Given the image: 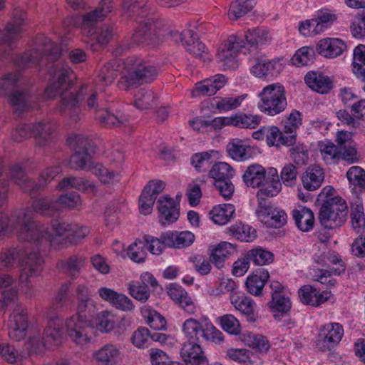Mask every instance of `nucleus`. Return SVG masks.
<instances>
[{
    "label": "nucleus",
    "mask_w": 365,
    "mask_h": 365,
    "mask_svg": "<svg viewBox=\"0 0 365 365\" xmlns=\"http://www.w3.org/2000/svg\"><path fill=\"white\" fill-rule=\"evenodd\" d=\"M222 120L223 125H230L240 128L254 129L261 123L262 116L239 113L231 117L222 118Z\"/></svg>",
    "instance_id": "35"
},
{
    "label": "nucleus",
    "mask_w": 365,
    "mask_h": 365,
    "mask_svg": "<svg viewBox=\"0 0 365 365\" xmlns=\"http://www.w3.org/2000/svg\"><path fill=\"white\" fill-rule=\"evenodd\" d=\"M242 34L230 35L219 47L217 58L225 70H235L238 67L237 53L244 46Z\"/></svg>",
    "instance_id": "12"
},
{
    "label": "nucleus",
    "mask_w": 365,
    "mask_h": 365,
    "mask_svg": "<svg viewBox=\"0 0 365 365\" xmlns=\"http://www.w3.org/2000/svg\"><path fill=\"white\" fill-rule=\"evenodd\" d=\"M247 95H241L237 97H216L215 98L216 109L222 113L234 110L238 108Z\"/></svg>",
    "instance_id": "55"
},
{
    "label": "nucleus",
    "mask_w": 365,
    "mask_h": 365,
    "mask_svg": "<svg viewBox=\"0 0 365 365\" xmlns=\"http://www.w3.org/2000/svg\"><path fill=\"white\" fill-rule=\"evenodd\" d=\"M21 267L19 281L26 283L28 289L31 288L29 284V278L38 276L43 269L44 260L38 251H25L19 259Z\"/></svg>",
    "instance_id": "13"
},
{
    "label": "nucleus",
    "mask_w": 365,
    "mask_h": 365,
    "mask_svg": "<svg viewBox=\"0 0 365 365\" xmlns=\"http://www.w3.org/2000/svg\"><path fill=\"white\" fill-rule=\"evenodd\" d=\"M61 51L59 46L48 37L38 35L34 40V48L16 58L14 64L20 69H25L38 63L43 57L53 62L60 57Z\"/></svg>",
    "instance_id": "5"
},
{
    "label": "nucleus",
    "mask_w": 365,
    "mask_h": 365,
    "mask_svg": "<svg viewBox=\"0 0 365 365\" xmlns=\"http://www.w3.org/2000/svg\"><path fill=\"white\" fill-rule=\"evenodd\" d=\"M230 231L235 237L240 241L251 242L256 237V230L241 222L232 225Z\"/></svg>",
    "instance_id": "54"
},
{
    "label": "nucleus",
    "mask_w": 365,
    "mask_h": 365,
    "mask_svg": "<svg viewBox=\"0 0 365 365\" xmlns=\"http://www.w3.org/2000/svg\"><path fill=\"white\" fill-rule=\"evenodd\" d=\"M247 256L251 262L258 266L269 264L274 260L273 253L260 247L247 251Z\"/></svg>",
    "instance_id": "47"
},
{
    "label": "nucleus",
    "mask_w": 365,
    "mask_h": 365,
    "mask_svg": "<svg viewBox=\"0 0 365 365\" xmlns=\"http://www.w3.org/2000/svg\"><path fill=\"white\" fill-rule=\"evenodd\" d=\"M314 51L310 47H302L297 50L292 58V63L298 67L307 66L313 62Z\"/></svg>",
    "instance_id": "61"
},
{
    "label": "nucleus",
    "mask_w": 365,
    "mask_h": 365,
    "mask_svg": "<svg viewBox=\"0 0 365 365\" xmlns=\"http://www.w3.org/2000/svg\"><path fill=\"white\" fill-rule=\"evenodd\" d=\"M120 63L127 73L120 78L118 85L124 90L133 86L150 83L158 76V70L155 66L136 56H130L125 61L115 60V65L120 66Z\"/></svg>",
    "instance_id": "4"
},
{
    "label": "nucleus",
    "mask_w": 365,
    "mask_h": 365,
    "mask_svg": "<svg viewBox=\"0 0 365 365\" xmlns=\"http://www.w3.org/2000/svg\"><path fill=\"white\" fill-rule=\"evenodd\" d=\"M253 7L252 0H236L230 5L227 15L230 21H237Z\"/></svg>",
    "instance_id": "50"
},
{
    "label": "nucleus",
    "mask_w": 365,
    "mask_h": 365,
    "mask_svg": "<svg viewBox=\"0 0 365 365\" xmlns=\"http://www.w3.org/2000/svg\"><path fill=\"white\" fill-rule=\"evenodd\" d=\"M285 93L284 87L278 83L265 86L259 93V110L272 116L282 113L287 106Z\"/></svg>",
    "instance_id": "9"
},
{
    "label": "nucleus",
    "mask_w": 365,
    "mask_h": 365,
    "mask_svg": "<svg viewBox=\"0 0 365 365\" xmlns=\"http://www.w3.org/2000/svg\"><path fill=\"white\" fill-rule=\"evenodd\" d=\"M222 329L232 334L238 335L241 331L239 320L232 314H225L218 318Z\"/></svg>",
    "instance_id": "59"
},
{
    "label": "nucleus",
    "mask_w": 365,
    "mask_h": 365,
    "mask_svg": "<svg viewBox=\"0 0 365 365\" xmlns=\"http://www.w3.org/2000/svg\"><path fill=\"white\" fill-rule=\"evenodd\" d=\"M269 278V272L264 268L256 269L247 277L245 285L247 291L250 294L261 296L264 284Z\"/></svg>",
    "instance_id": "28"
},
{
    "label": "nucleus",
    "mask_w": 365,
    "mask_h": 365,
    "mask_svg": "<svg viewBox=\"0 0 365 365\" xmlns=\"http://www.w3.org/2000/svg\"><path fill=\"white\" fill-rule=\"evenodd\" d=\"M113 317L111 312L102 311L99 313L96 312L94 318L92 319L94 322V328L102 332H108L114 328L113 321L109 318Z\"/></svg>",
    "instance_id": "58"
},
{
    "label": "nucleus",
    "mask_w": 365,
    "mask_h": 365,
    "mask_svg": "<svg viewBox=\"0 0 365 365\" xmlns=\"http://www.w3.org/2000/svg\"><path fill=\"white\" fill-rule=\"evenodd\" d=\"M235 170L225 162L215 163L209 171V176L215 181L231 180L235 175Z\"/></svg>",
    "instance_id": "46"
},
{
    "label": "nucleus",
    "mask_w": 365,
    "mask_h": 365,
    "mask_svg": "<svg viewBox=\"0 0 365 365\" xmlns=\"http://www.w3.org/2000/svg\"><path fill=\"white\" fill-rule=\"evenodd\" d=\"M319 150L323 160L327 165H334L339 161L340 149L331 142L322 143L319 145Z\"/></svg>",
    "instance_id": "49"
},
{
    "label": "nucleus",
    "mask_w": 365,
    "mask_h": 365,
    "mask_svg": "<svg viewBox=\"0 0 365 365\" xmlns=\"http://www.w3.org/2000/svg\"><path fill=\"white\" fill-rule=\"evenodd\" d=\"M298 168L292 163L286 164L280 173L281 182L287 187H292L297 184Z\"/></svg>",
    "instance_id": "60"
},
{
    "label": "nucleus",
    "mask_w": 365,
    "mask_h": 365,
    "mask_svg": "<svg viewBox=\"0 0 365 365\" xmlns=\"http://www.w3.org/2000/svg\"><path fill=\"white\" fill-rule=\"evenodd\" d=\"M227 151L233 160L237 161H245L252 156L251 147L239 140L229 143Z\"/></svg>",
    "instance_id": "43"
},
{
    "label": "nucleus",
    "mask_w": 365,
    "mask_h": 365,
    "mask_svg": "<svg viewBox=\"0 0 365 365\" xmlns=\"http://www.w3.org/2000/svg\"><path fill=\"white\" fill-rule=\"evenodd\" d=\"M182 333L187 340L201 342L202 341H221L222 333L218 330L207 317L199 319L189 318L182 324Z\"/></svg>",
    "instance_id": "8"
},
{
    "label": "nucleus",
    "mask_w": 365,
    "mask_h": 365,
    "mask_svg": "<svg viewBox=\"0 0 365 365\" xmlns=\"http://www.w3.org/2000/svg\"><path fill=\"white\" fill-rule=\"evenodd\" d=\"M55 130L56 125L53 123L41 121L33 124V135L43 141L41 143L42 145L46 144Z\"/></svg>",
    "instance_id": "56"
},
{
    "label": "nucleus",
    "mask_w": 365,
    "mask_h": 365,
    "mask_svg": "<svg viewBox=\"0 0 365 365\" xmlns=\"http://www.w3.org/2000/svg\"><path fill=\"white\" fill-rule=\"evenodd\" d=\"M131 341L135 347L145 349L151 345V333L148 328L140 327L133 332Z\"/></svg>",
    "instance_id": "57"
},
{
    "label": "nucleus",
    "mask_w": 365,
    "mask_h": 365,
    "mask_svg": "<svg viewBox=\"0 0 365 365\" xmlns=\"http://www.w3.org/2000/svg\"><path fill=\"white\" fill-rule=\"evenodd\" d=\"M230 300L235 309L246 317L247 321L250 322L256 321L257 317V313L255 311L256 303L252 298L243 294H232L230 296Z\"/></svg>",
    "instance_id": "22"
},
{
    "label": "nucleus",
    "mask_w": 365,
    "mask_h": 365,
    "mask_svg": "<svg viewBox=\"0 0 365 365\" xmlns=\"http://www.w3.org/2000/svg\"><path fill=\"white\" fill-rule=\"evenodd\" d=\"M227 82V78L222 74H217L209 79L197 83L192 91V96H212L221 89Z\"/></svg>",
    "instance_id": "25"
},
{
    "label": "nucleus",
    "mask_w": 365,
    "mask_h": 365,
    "mask_svg": "<svg viewBox=\"0 0 365 365\" xmlns=\"http://www.w3.org/2000/svg\"><path fill=\"white\" fill-rule=\"evenodd\" d=\"M166 246L178 249L190 246L195 240V235L190 231L168 232L163 234Z\"/></svg>",
    "instance_id": "32"
},
{
    "label": "nucleus",
    "mask_w": 365,
    "mask_h": 365,
    "mask_svg": "<svg viewBox=\"0 0 365 365\" xmlns=\"http://www.w3.org/2000/svg\"><path fill=\"white\" fill-rule=\"evenodd\" d=\"M20 73H9L0 78V95L7 96L15 113L21 114L31 106V95L27 91H21Z\"/></svg>",
    "instance_id": "6"
},
{
    "label": "nucleus",
    "mask_w": 365,
    "mask_h": 365,
    "mask_svg": "<svg viewBox=\"0 0 365 365\" xmlns=\"http://www.w3.org/2000/svg\"><path fill=\"white\" fill-rule=\"evenodd\" d=\"M10 177L24 192H28L31 195H36L43 189V185L41 183H36L26 176L25 168L19 163H16L11 167Z\"/></svg>",
    "instance_id": "19"
},
{
    "label": "nucleus",
    "mask_w": 365,
    "mask_h": 365,
    "mask_svg": "<svg viewBox=\"0 0 365 365\" xmlns=\"http://www.w3.org/2000/svg\"><path fill=\"white\" fill-rule=\"evenodd\" d=\"M234 250L235 248L231 243L222 242L212 250L210 259L212 263L220 269L223 267L227 256Z\"/></svg>",
    "instance_id": "45"
},
{
    "label": "nucleus",
    "mask_w": 365,
    "mask_h": 365,
    "mask_svg": "<svg viewBox=\"0 0 365 365\" xmlns=\"http://www.w3.org/2000/svg\"><path fill=\"white\" fill-rule=\"evenodd\" d=\"M169 297L185 312L194 314L196 307L187 292L180 285L171 284L168 288Z\"/></svg>",
    "instance_id": "26"
},
{
    "label": "nucleus",
    "mask_w": 365,
    "mask_h": 365,
    "mask_svg": "<svg viewBox=\"0 0 365 365\" xmlns=\"http://www.w3.org/2000/svg\"><path fill=\"white\" fill-rule=\"evenodd\" d=\"M21 32V24H6L4 30L0 31V62L12 55L11 44L20 38Z\"/></svg>",
    "instance_id": "18"
},
{
    "label": "nucleus",
    "mask_w": 365,
    "mask_h": 365,
    "mask_svg": "<svg viewBox=\"0 0 365 365\" xmlns=\"http://www.w3.org/2000/svg\"><path fill=\"white\" fill-rule=\"evenodd\" d=\"M250 73L257 78H269L278 76L283 69L279 58L269 60L264 55L256 53L249 59Z\"/></svg>",
    "instance_id": "14"
},
{
    "label": "nucleus",
    "mask_w": 365,
    "mask_h": 365,
    "mask_svg": "<svg viewBox=\"0 0 365 365\" xmlns=\"http://www.w3.org/2000/svg\"><path fill=\"white\" fill-rule=\"evenodd\" d=\"M324 174L322 168L313 165L307 168L302 175V182L304 189L308 191L317 190L324 181Z\"/></svg>",
    "instance_id": "31"
},
{
    "label": "nucleus",
    "mask_w": 365,
    "mask_h": 365,
    "mask_svg": "<svg viewBox=\"0 0 365 365\" xmlns=\"http://www.w3.org/2000/svg\"><path fill=\"white\" fill-rule=\"evenodd\" d=\"M301 302L307 305L317 307L326 302L329 298L328 292L320 293L312 285L302 286L298 292Z\"/></svg>",
    "instance_id": "34"
},
{
    "label": "nucleus",
    "mask_w": 365,
    "mask_h": 365,
    "mask_svg": "<svg viewBox=\"0 0 365 365\" xmlns=\"http://www.w3.org/2000/svg\"><path fill=\"white\" fill-rule=\"evenodd\" d=\"M349 182L354 186L365 189V171L359 166H352L346 172Z\"/></svg>",
    "instance_id": "64"
},
{
    "label": "nucleus",
    "mask_w": 365,
    "mask_h": 365,
    "mask_svg": "<svg viewBox=\"0 0 365 365\" xmlns=\"http://www.w3.org/2000/svg\"><path fill=\"white\" fill-rule=\"evenodd\" d=\"M314 262L322 267H329L331 264H339V267L334 269V274L339 275L345 271L344 262L340 256L335 252L328 250L314 257Z\"/></svg>",
    "instance_id": "38"
},
{
    "label": "nucleus",
    "mask_w": 365,
    "mask_h": 365,
    "mask_svg": "<svg viewBox=\"0 0 365 365\" xmlns=\"http://www.w3.org/2000/svg\"><path fill=\"white\" fill-rule=\"evenodd\" d=\"M28 326L29 322L26 309L21 305H16L9 321V336L14 341H20L26 336Z\"/></svg>",
    "instance_id": "15"
},
{
    "label": "nucleus",
    "mask_w": 365,
    "mask_h": 365,
    "mask_svg": "<svg viewBox=\"0 0 365 365\" xmlns=\"http://www.w3.org/2000/svg\"><path fill=\"white\" fill-rule=\"evenodd\" d=\"M200 343L193 340H187L182 344L180 356L185 365H207V358Z\"/></svg>",
    "instance_id": "20"
},
{
    "label": "nucleus",
    "mask_w": 365,
    "mask_h": 365,
    "mask_svg": "<svg viewBox=\"0 0 365 365\" xmlns=\"http://www.w3.org/2000/svg\"><path fill=\"white\" fill-rule=\"evenodd\" d=\"M267 306L274 314V317L279 319L280 317L290 310L292 303L289 297L283 294L272 297V299L268 302Z\"/></svg>",
    "instance_id": "41"
},
{
    "label": "nucleus",
    "mask_w": 365,
    "mask_h": 365,
    "mask_svg": "<svg viewBox=\"0 0 365 365\" xmlns=\"http://www.w3.org/2000/svg\"><path fill=\"white\" fill-rule=\"evenodd\" d=\"M147 248L143 238L136 239L133 243L129 245L127 254L129 258L136 262L143 263L147 258Z\"/></svg>",
    "instance_id": "51"
},
{
    "label": "nucleus",
    "mask_w": 365,
    "mask_h": 365,
    "mask_svg": "<svg viewBox=\"0 0 365 365\" xmlns=\"http://www.w3.org/2000/svg\"><path fill=\"white\" fill-rule=\"evenodd\" d=\"M122 9L127 21L137 23H156L160 21V16L143 1L123 0Z\"/></svg>",
    "instance_id": "11"
},
{
    "label": "nucleus",
    "mask_w": 365,
    "mask_h": 365,
    "mask_svg": "<svg viewBox=\"0 0 365 365\" xmlns=\"http://www.w3.org/2000/svg\"><path fill=\"white\" fill-rule=\"evenodd\" d=\"M304 81L310 88L322 94L329 93L333 87V82L322 73L309 72L306 74Z\"/></svg>",
    "instance_id": "33"
},
{
    "label": "nucleus",
    "mask_w": 365,
    "mask_h": 365,
    "mask_svg": "<svg viewBox=\"0 0 365 365\" xmlns=\"http://www.w3.org/2000/svg\"><path fill=\"white\" fill-rule=\"evenodd\" d=\"M77 314L66 322V330L71 339L78 344L88 342L94 332V322L97 308L93 299L78 301Z\"/></svg>",
    "instance_id": "3"
},
{
    "label": "nucleus",
    "mask_w": 365,
    "mask_h": 365,
    "mask_svg": "<svg viewBox=\"0 0 365 365\" xmlns=\"http://www.w3.org/2000/svg\"><path fill=\"white\" fill-rule=\"evenodd\" d=\"M156 99L152 90L140 89L135 96L134 105L139 110H146L156 104Z\"/></svg>",
    "instance_id": "44"
},
{
    "label": "nucleus",
    "mask_w": 365,
    "mask_h": 365,
    "mask_svg": "<svg viewBox=\"0 0 365 365\" xmlns=\"http://www.w3.org/2000/svg\"><path fill=\"white\" fill-rule=\"evenodd\" d=\"M181 41L187 52L195 57L203 58L206 56V46L199 41V36L192 29L184 30L181 34Z\"/></svg>",
    "instance_id": "27"
},
{
    "label": "nucleus",
    "mask_w": 365,
    "mask_h": 365,
    "mask_svg": "<svg viewBox=\"0 0 365 365\" xmlns=\"http://www.w3.org/2000/svg\"><path fill=\"white\" fill-rule=\"evenodd\" d=\"M235 210V207L232 204L218 205L210 211V218L215 224L222 225L230 220Z\"/></svg>",
    "instance_id": "42"
},
{
    "label": "nucleus",
    "mask_w": 365,
    "mask_h": 365,
    "mask_svg": "<svg viewBox=\"0 0 365 365\" xmlns=\"http://www.w3.org/2000/svg\"><path fill=\"white\" fill-rule=\"evenodd\" d=\"M59 190L75 188L82 192H90L93 194L97 192V187L95 183L80 177L69 176L64 178L56 186Z\"/></svg>",
    "instance_id": "29"
},
{
    "label": "nucleus",
    "mask_w": 365,
    "mask_h": 365,
    "mask_svg": "<svg viewBox=\"0 0 365 365\" xmlns=\"http://www.w3.org/2000/svg\"><path fill=\"white\" fill-rule=\"evenodd\" d=\"M63 322L58 317H53L48 321L47 327L43 331V345L53 344L58 345L63 337Z\"/></svg>",
    "instance_id": "30"
},
{
    "label": "nucleus",
    "mask_w": 365,
    "mask_h": 365,
    "mask_svg": "<svg viewBox=\"0 0 365 365\" xmlns=\"http://www.w3.org/2000/svg\"><path fill=\"white\" fill-rule=\"evenodd\" d=\"M48 74L51 84L46 89L47 92H53V95L60 96V113L69 117L71 125L76 124L81 119L77 106L88 93V86L84 84L78 91H71L73 86V71L68 66L61 62L49 65Z\"/></svg>",
    "instance_id": "1"
},
{
    "label": "nucleus",
    "mask_w": 365,
    "mask_h": 365,
    "mask_svg": "<svg viewBox=\"0 0 365 365\" xmlns=\"http://www.w3.org/2000/svg\"><path fill=\"white\" fill-rule=\"evenodd\" d=\"M242 34V38L244 37L249 44L254 46L265 44L272 39L269 31L262 26H257L244 34Z\"/></svg>",
    "instance_id": "40"
},
{
    "label": "nucleus",
    "mask_w": 365,
    "mask_h": 365,
    "mask_svg": "<svg viewBox=\"0 0 365 365\" xmlns=\"http://www.w3.org/2000/svg\"><path fill=\"white\" fill-rule=\"evenodd\" d=\"M19 222H22L21 234L19 240L34 244L42 245L43 243H54L59 240L61 244H68V237L71 229V225L65 222L54 220L52 222V228L55 235L48 232L47 227L43 225H38L33 220L32 212L27 210L20 212L18 215Z\"/></svg>",
    "instance_id": "2"
},
{
    "label": "nucleus",
    "mask_w": 365,
    "mask_h": 365,
    "mask_svg": "<svg viewBox=\"0 0 365 365\" xmlns=\"http://www.w3.org/2000/svg\"><path fill=\"white\" fill-rule=\"evenodd\" d=\"M245 340L250 347L262 353H266L270 347L269 341L262 335L249 334Z\"/></svg>",
    "instance_id": "63"
},
{
    "label": "nucleus",
    "mask_w": 365,
    "mask_h": 365,
    "mask_svg": "<svg viewBox=\"0 0 365 365\" xmlns=\"http://www.w3.org/2000/svg\"><path fill=\"white\" fill-rule=\"evenodd\" d=\"M214 151L210 152H202L194 154L191 158V164L199 171H205L208 169L212 161V153Z\"/></svg>",
    "instance_id": "62"
},
{
    "label": "nucleus",
    "mask_w": 365,
    "mask_h": 365,
    "mask_svg": "<svg viewBox=\"0 0 365 365\" xmlns=\"http://www.w3.org/2000/svg\"><path fill=\"white\" fill-rule=\"evenodd\" d=\"M344 334L342 326L338 323L325 324L321 330L320 336L322 337L321 349L329 350L335 347L341 341Z\"/></svg>",
    "instance_id": "24"
},
{
    "label": "nucleus",
    "mask_w": 365,
    "mask_h": 365,
    "mask_svg": "<svg viewBox=\"0 0 365 365\" xmlns=\"http://www.w3.org/2000/svg\"><path fill=\"white\" fill-rule=\"evenodd\" d=\"M293 218L297 227L302 232H309L314 224L313 212L306 207H300L292 211Z\"/></svg>",
    "instance_id": "37"
},
{
    "label": "nucleus",
    "mask_w": 365,
    "mask_h": 365,
    "mask_svg": "<svg viewBox=\"0 0 365 365\" xmlns=\"http://www.w3.org/2000/svg\"><path fill=\"white\" fill-rule=\"evenodd\" d=\"M256 213L266 224L274 228H280L287 223V215L285 212L268 204L267 201L259 202Z\"/></svg>",
    "instance_id": "17"
},
{
    "label": "nucleus",
    "mask_w": 365,
    "mask_h": 365,
    "mask_svg": "<svg viewBox=\"0 0 365 365\" xmlns=\"http://www.w3.org/2000/svg\"><path fill=\"white\" fill-rule=\"evenodd\" d=\"M142 316L146 319L147 324L150 328L155 330H162L166 328L165 319L155 310H151L147 307L141 309Z\"/></svg>",
    "instance_id": "52"
},
{
    "label": "nucleus",
    "mask_w": 365,
    "mask_h": 365,
    "mask_svg": "<svg viewBox=\"0 0 365 365\" xmlns=\"http://www.w3.org/2000/svg\"><path fill=\"white\" fill-rule=\"evenodd\" d=\"M67 143L75 151L70 158V168L75 170H91V158L95 150L93 141L82 134L71 133Z\"/></svg>",
    "instance_id": "7"
},
{
    "label": "nucleus",
    "mask_w": 365,
    "mask_h": 365,
    "mask_svg": "<svg viewBox=\"0 0 365 365\" xmlns=\"http://www.w3.org/2000/svg\"><path fill=\"white\" fill-rule=\"evenodd\" d=\"M254 139L262 140L265 139L269 146L292 145L295 143V135L286 136L282 134L277 126H263L253 132Z\"/></svg>",
    "instance_id": "16"
},
{
    "label": "nucleus",
    "mask_w": 365,
    "mask_h": 365,
    "mask_svg": "<svg viewBox=\"0 0 365 365\" xmlns=\"http://www.w3.org/2000/svg\"><path fill=\"white\" fill-rule=\"evenodd\" d=\"M348 207L346 202L339 197L327 200L321 206L318 219L320 224L327 229L341 227L346 221Z\"/></svg>",
    "instance_id": "10"
},
{
    "label": "nucleus",
    "mask_w": 365,
    "mask_h": 365,
    "mask_svg": "<svg viewBox=\"0 0 365 365\" xmlns=\"http://www.w3.org/2000/svg\"><path fill=\"white\" fill-rule=\"evenodd\" d=\"M112 9L113 2L110 0H102L94 10L82 16L83 23L103 21Z\"/></svg>",
    "instance_id": "39"
},
{
    "label": "nucleus",
    "mask_w": 365,
    "mask_h": 365,
    "mask_svg": "<svg viewBox=\"0 0 365 365\" xmlns=\"http://www.w3.org/2000/svg\"><path fill=\"white\" fill-rule=\"evenodd\" d=\"M266 170L259 164H252L247 168L242 179L247 187H259L265 180Z\"/></svg>",
    "instance_id": "36"
},
{
    "label": "nucleus",
    "mask_w": 365,
    "mask_h": 365,
    "mask_svg": "<svg viewBox=\"0 0 365 365\" xmlns=\"http://www.w3.org/2000/svg\"><path fill=\"white\" fill-rule=\"evenodd\" d=\"M261 188L257 192V196L259 201H266V197H272L279 194L282 190V182L280 180L272 181L269 180H265Z\"/></svg>",
    "instance_id": "53"
},
{
    "label": "nucleus",
    "mask_w": 365,
    "mask_h": 365,
    "mask_svg": "<svg viewBox=\"0 0 365 365\" xmlns=\"http://www.w3.org/2000/svg\"><path fill=\"white\" fill-rule=\"evenodd\" d=\"M346 49V43L338 38H322L316 46L317 53L328 58H334L341 56Z\"/></svg>",
    "instance_id": "21"
},
{
    "label": "nucleus",
    "mask_w": 365,
    "mask_h": 365,
    "mask_svg": "<svg viewBox=\"0 0 365 365\" xmlns=\"http://www.w3.org/2000/svg\"><path fill=\"white\" fill-rule=\"evenodd\" d=\"M84 263V258L76 255L69 257L66 260H62L58 264V267L65 273L75 278L79 273L81 267Z\"/></svg>",
    "instance_id": "48"
},
{
    "label": "nucleus",
    "mask_w": 365,
    "mask_h": 365,
    "mask_svg": "<svg viewBox=\"0 0 365 365\" xmlns=\"http://www.w3.org/2000/svg\"><path fill=\"white\" fill-rule=\"evenodd\" d=\"M157 204L160 213V221L162 224L173 223L178 220L180 215L179 208L169 195L160 197Z\"/></svg>",
    "instance_id": "23"
}]
</instances>
